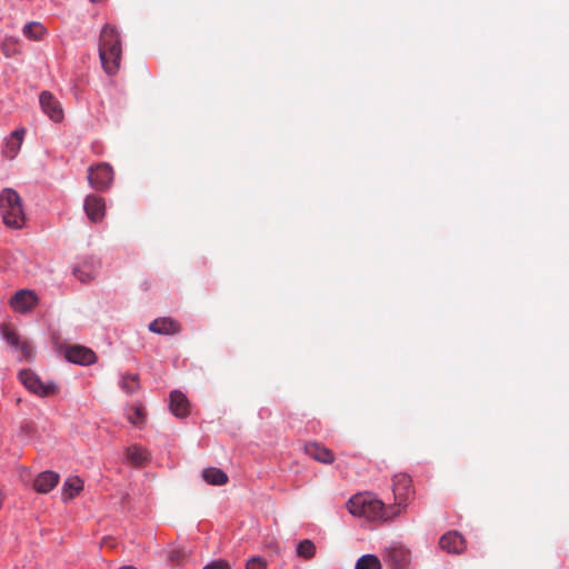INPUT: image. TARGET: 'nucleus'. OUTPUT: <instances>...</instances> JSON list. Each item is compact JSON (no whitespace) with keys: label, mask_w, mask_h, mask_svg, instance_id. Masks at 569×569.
<instances>
[{"label":"nucleus","mask_w":569,"mask_h":569,"mask_svg":"<svg viewBox=\"0 0 569 569\" xmlns=\"http://www.w3.org/2000/svg\"><path fill=\"white\" fill-rule=\"evenodd\" d=\"M121 54L122 48L119 31L116 27L106 24L100 32L99 57L103 70L109 76H113L119 71Z\"/></svg>","instance_id":"nucleus-1"},{"label":"nucleus","mask_w":569,"mask_h":569,"mask_svg":"<svg viewBox=\"0 0 569 569\" xmlns=\"http://www.w3.org/2000/svg\"><path fill=\"white\" fill-rule=\"evenodd\" d=\"M0 212L3 223L12 229L23 227L26 216L22 201L18 192L11 188H6L0 193Z\"/></svg>","instance_id":"nucleus-2"},{"label":"nucleus","mask_w":569,"mask_h":569,"mask_svg":"<svg viewBox=\"0 0 569 569\" xmlns=\"http://www.w3.org/2000/svg\"><path fill=\"white\" fill-rule=\"evenodd\" d=\"M349 511L359 517L369 520H388L391 518L389 509L385 503L369 495H358L352 497L348 502Z\"/></svg>","instance_id":"nucleus-3"},{"label":"nucleus","mask_w":569,"mask_h":569,"mask_svg":"<svg viewBox=\"0 0 569 569\" xmlns=\"http://www.w3.org/2000/svg\"><path fill=\"white\" fill-rule=\"evenodd\" d=\"M19 379L22 385L32 393L39 397H49L58 393L59 389L56 383H44L42 380L30 369H23L19 373Z\"/></svg>","instance_id":"nucleus-4"},{"label":"nucleus","mask_w":569,"mask_h":569,"mask_svg":"<svg viewBox=\"0 0 569 569\" xmlns=\"http://www.w3.org/2000/svg\"><path fill=\"white\" fill-rule=\"evenodd\" d=\"M88 181L97 191H104L113 181V170L108 163L91 167L88 170Z\"/></svg>","instance_id":"nucleus-5"},{"label":"nucleus","mask_w":569,"mask_h":569,"mask_svg":"<svg viewBox=\"0 0 569 569\" xmlns=\"http://www.w3.org/2000/svg\"><path fill=\"white\" fill-rule=\"evenodd\" d=\"M393 496L397 507H406L413 495L411 478L406 473H397L392 479Z\"/></svg>","instance_id":"nucleus-6"},{"label":"nucleus","mask_w":569,"mask_h":569,"mask_svg":"<svg viewBox=\"0 0 569 569\" xmlns=\"http://www.w3.org/2000/svg\"><path fill=\"white\" fill-rule=\"evenodd\" d=\"M439 547L447 553L461 555L467 549V541L459 531L450 530L440 537Z\"/></svg>","instance_id":"nucleus-7"},{"label":"nucleus","mask_w":569,"mask_h":569,"mask_svg":"<svg viewBox=\"0 0 569 569\" xmlns=\"http://www.w3.org/2000/svg\"><path fill=\"white\" fill-rule=\"evenodd\" d=\"M1 335L3 339L17 351H20L21 359L31 360L34 356L33 349L29 341L21 340L20 336L10 327H1Z\"/></svg>","instance_id":"nucleus-8"},{"label":"nucleus","mask_w":569,"mask_h":569,"mask_svg":"<svg viewBox=\"0 0 569 569\" xmlns=\"http://www.w3.org/2000/svg\"><path fill=\"white\" fill-rule=\"evenodd\" d=\"M83 209L91 222H101L106 216L104 199L96 194H89L84 199Z\"/></svg>","instance_id":"nucleus-9"},{"label":"nucleus","mask_w":569,"mask_h":569,"mask_svg":"<svg viewBox=\"0 0 569 569\" xmlns=\"http://www.w3.org/2000/svg\"><path fill=\"white\" fill-rule=\"evenodd\" d=\"M42 111L54 122H60L63 117L61 103L49 91H43L39 98Z\"/></svg>","instance_id":"nucleus-10"},{"label":"nucleus","mask_w":569,"mask_h":569,"mask_svg":"<svg viewBox=\"0 0 569 569\" xmlns=\"http://www.w3.org/2000/svg\"><path fill=\"white\" fill-rule=\"evenodd\" d=\"M66 358L73 363L88 366L97 360L96 353L83 346H70L66 349Z\"/></svg>","instance_id":"nucleus-11"},{"label":"nucleus","mask_w":569,"mask_h":569,"mask_svg":"<svg viewBox=\"0 0 569 569\" xmlns=\"http://www.w3.org/2000/svg\"><path fill=\"white\" fill-rule=\"evenodd\" d=\"M410 561V551L402 546H393L387 550L386 562L393 569H403Z\"/></svg>","instance_id":"nucleus-12"},{"label":"nucleus","mask_w":569,"mask_h":569,"mask_svg":"<svg viewBox=\"0 0 569 569\" xmlns=\"http://www.w3.org/2000/svg\"><path fill=\"white\" fill-rule=\"evenodd\" d=\"M11 307L18 312H27L37 303V297L32 291L20 290L11 298Z\"/></svg>","instance_id":"nucleus-13"},{"label":"nucleus","mask_w":569,"mask_h":569,"mask_svg":"<svg viewBox=\"0 0 569 569\" xmlns=\"http://www.w3.org/2000/svg\"><path fill=\"white\" fill-rule=\"evenodd\" d=\"M305 452L316 461L325 465H331L335 461L333 452L318 442L306 443Z\"/></svg>","instance_id":"nucleus-14"},{"label":"nucleus","mask_w":569,"mask_h":569,"mask_svg":"<svg viewBox=\"0 0 569 569\" xmlns=\"http://www.w3.org/2000/svg\"><path fill=\"white\" fill-rule=\"evenodd\" d=\"M24 132V129H18L10 134V137L6 140L2 149L3 157L12 160L18 154L22 144Z\"/></svg>","instance_id":"nucleus-15"},{"label":"nucleus","mask_w":569,"mask_h":569,"mask_svg":"<svg viewBox=\"0 0 569 569\" xmlns=\"http://www.w3.org/2000/svg\"><path fill=\"white\" fill-rule=\"evenodd\" d=\"M59 482V475L53 471H43L33 481V488L40 493H48Z\"/></svg>","instance_id":"nucleus-16"},{"label":"nucleus","mask_w":569,"mask_h":569,"mask_svg":"<svg viewBox=\"0 0 569 569\" xmlns=\"http://www.w3.org/2000/svg\"><path fill=\"white\" fill-rule=\"evenodd\" d=\"M170 410L176 417L179 418H184L189 415V401L181 391H171Z\"/></svg>","instance_id":"nucleus-17"},{"label":"nucleus","mask_w":569,"mask_h":569,"mask_svg":"<svg viewBox=\"0 0 569 569\" xmlns=\"http://www.w3.org/2000/svg\"><path fill=\"white\" fill-rule=\"evenodd\" d=\"M149 330L159 335H174L180 331V325L171 318H158L149 325Z\"/></svg>","instance_id":"nucleus-18"},{"label":"nucleus","mask_w":569,"mask_h":569,"mask_svg":"<svg viewBox=\"0 0 569 569\" xmlns=\"http://www.w3.org/2000/svg\"><path fill=\"white\" fill-rule=\"evenodd\" d=\"M128 460L136 467L143 466L149 460V452L140 446H131L127 449Z\"/></svg>","instance_id":"nucleus-19"},{"label":"nucleus","mask_w":569,"mask_h":569,"mask_svg":"<svg viewBox=\"0 0 569 569\" xmlns=\"http://www.w3.org/2000/svg\"><path fill=\"white\" fill-rule=\"evenodd\" d=\"M202 478L206 482L213 486H222L227 483L228 476L219 468H207L202 471Z\"/></svg>","instance_id":"nucleus-20"},{"label":"nucleus","mask_w":569,"mask_h":569,"mask_svg":"<svg viewBox=\"0 0 569 569\" xmlns=\"http://www.w3.org/2000/svg\"><path fill=\"white\" fill-rule=\"evenodd\" d=\"M63 498L64 499H72L74 498L82 489H83V481L77 477H69L64 483H63Z\"/></svg>","instance_id":"nucleus-21"},{"label":"nucleus","mask_w":569,"mask_h":569,"mask_svg":"<svg viewBox=\"0 0 569 569\" xmlns=\"http://www.w3.org/2000/svg\"><path fill=\"white\" fill-rule=\"evenodd\" d=\"M47 30L44 26L40 22L32 21L24 24L22 29V33L30 40L39 41L43 38Z\"/></svg>","instance_id":"nucleus-22"},{"label":"nucleus","mask_w":569,"mask_h":569,"mask_svg":"<svg viewBox=\"0 0 569 569\" xmlns=\"http://www.w3.org/2000/svg\"><path fill=\"white\" fill-rule=\"evenodd\" d=\"M120 388L127 393L132 395L140 388L139 376L133 375H123L120 380Z\"/></svg>","instance_id":"nucleus-23"},{"label":"nucleus","mask_w":569,"mask_h":569,"mask_svg":"<svg viewBox=\"0 0 569 569\" xmlns=\"http://www.w3.org/2000/svg\"><path fill=\"white\" fill-rule=\"evenodd\" d=\"M355 569H381V562L375 555H365L357 560Z\"/></svg>","instance_id":"nucleus-24"},{"label":"nucleus","mask_w":569,"mask_h":569,"mask_svg":"<svg viewBox=\"0 0 569 569\" xmlns=\"http://www.w3.org/2000/svg\"><path fill=\"white\" fill-rule=\"evenodd\" d=\"M73 273L81 282H89L97 274L96 270L87 263L74 268Z\"/></svg>","instance_id":"nucleus-25"},{"label":"nucleus","mask_w":569,"mask_h":569,"mask_svg":"<svg viewBox=\"0 0 569 569\" xmlns=\"http://www.w3.org/2000/svg\"><path fill=\"white\" fill-rule=\"evenodd\" d=\"M297 553L305 559H311L316 553V546L311 540L305 539L299 542Z\"/></svg>","instance_id":"nucleus-26"},{"label":"nucleus","mask_w":569,"mask_h":569,"mask_svg":"<svg viewBox=\"0 0 569 569\" xmlns=\"http://www.w3.org/2000/svg\"><path fill=\"white\" fill-rule=\"evenodd\" d=\"M1 50L7 58L20 52L19 42L14 38H6L1 43Z\"/></svg>","instance_id":"nucleus-27"},{"label":"nucleus","mask_w":569,"mask_h":569,"mask_svg":"<svg viewBox=\"0 0 569 569\" xmlns=\"http://www.w3.org/2000/svg\"><path fill=\"white\" fill-rule=\"evenodd\" d=\"M187 551L182 548H174L169 551L168 560L172 566H180L187 558Z\"/></svg>","instance_id":"nucleus-28"},{"label":"nucleus","mask_w":569,"mask_h":569,"mask_svg":"<svg viewBox=\"0 0 569 569\" xmlns=\"http://www.w3.org/2000/svg\"><path fill=\"white\" fill-rule=\"evenodd\" d=\"M130 423L137 427H141L144 422V412L141 407H133L131 412L128 415Z\"/></svg>","instance_id":"nucleus-29"},{"label":"nucleus","mask_w":569,"mask_h":569,"mask_svg":"<svg viewBox=\"0 0 569 569\" xmlns=\"http://www.w3.org/2000/svg\"><path fill=\"white\" fill-rule=\"evenodd\" d=\"M266 561L260 557H253L247 561V569H266Z\"/></svg>","instance_id":"nucleus-30"},{"label":"nucleus","mask_w":569,"mask_h":569,"mask_svg":"<svg viewBox=\"0 0 569 569\" xmlns=\"http://www.w3.org/2000/svg\"><path fill=\"white\" fill-rule=\"evenodd\" d=\"M203 569H230L228 563L224 561H213L207 565Z\"/></svg>","instance_id":"nucleus-31"},{"label":"nucleus","mask_w":569,"mask_h":569,"mask_svg":"<svg viewBox=\"0 0 569 569\" xmlns=\"http://www.w3.org/2000/svg\"><path fill=\"white\" fill-rule=\"evenodd\" d=\"M33 431H34V428H33V426L31 423H24L20 428V433L21 435L30 436L31 433H33Z\"/></svg>","instance_id":"nucleus-32"},{"label":"nucleus","mask_w":569,"mask_h":569,"mask_svg":"<svg viewBox=\"0 0 569 569\" xmlns=\"http://www.w3.org/2000/svg\"><path fill=\"white\" fill-rule=\"evenodd\" d=\"M102 545H103V546H109L110 548H112V547H113V541H112V539H111V538H104V539L102 540Z\"/></svg>","instance_id":"nucleus-33"},{"label":"nucleus","mask_w":569,"mask_h":569,"mask_svg":"<svg viewBox=\"0 0 569 569\" xmlns=\"http://www.w3.org/2000/svg\"><path fill=\"white\" fill-rule=\"evenodd\" d=\"M401 508H402V507L398 508L397 506H396V507H391V510H395V511H392V512H389V515H391V518H392L393 516H396L397 513H399Z\"/></svg>","instance_id":"nucleus-34"},{"label":"nucleus","mask_w":569,"mask_h":569,"mask_svg":"<svg viewBox=\"0 0 569 569\" xmlns=\"http://www.w3.org/2000/svg\"><path fill=\"white\" fill-rule=\"evenodd\" d=\"M119 569H137V568H136V567H133V566H123V567H121V568H119Z\"/></svg>","instance_id":"nucleus-35"}]
</instances>
